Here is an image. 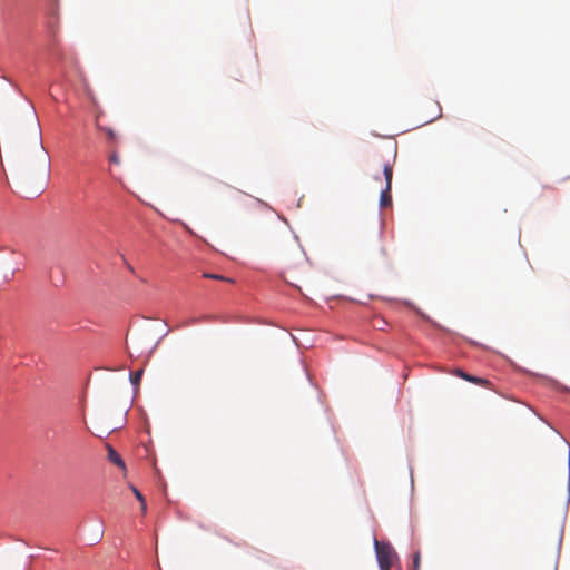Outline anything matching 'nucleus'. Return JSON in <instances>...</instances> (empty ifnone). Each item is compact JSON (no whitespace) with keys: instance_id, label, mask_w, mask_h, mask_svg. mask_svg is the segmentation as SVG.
Returning <instances> with one entry per match:
<instances>
[{"instance_id":"nucleus-1","label":"nucleus","mask_w":570,"mask_h":570,"mask_svg":"<svg viewBox=\"0 0 570 570\" xmlns=\"http://www.w3.org/2000/svg\"><path fill=\"white\" fill-rule=\"evenodd\" d=\"M13 170L17 187L24 197H36L45 190L50 175V159L43 148L40 130L36 135L33 157L22 151Z\"/></svg>"},{"instance_id":"nucleus-2","label":"nucleus","mask_w":570,"mask_h":570,"mask_svg":"<svg viewBox=\"0 0 570 570\" xmlns=\"http://www.w3.org/2000/svg\"><path fill=\"white\" fill-rule=\"evenodd\" d=\"M374 546L380 570H391L394 560L397 559L395 550L391 544L377 540H375Z\"/></svg>"},{"instance_id":"nucleus-3","label":"nucleus","mask_w":570,"mask_h":570,"mask_svg":"<svg viewBox=\"0 0 570 570\" xmlns=\"http://www.w3.org/2000/svg\"><path fill=\"white\" fill-rule=\"evenodd\" d=\"M97 129L106 135L108 142H110L114 147L118 144L119 135L111 127L97 124Z\"/></svg>"},{"instance_id":"nucleus-4","label":"nucleus","mask_w":570,"mask_h":570,"mask_svg":"<svg viewBox=\"0 0 570 570\" xmlns=\"http://www.w3.org/2000/svg\"><path fill=\"white\" fill-rule=\"evenodd\" d=\"M107 449H108V460L111 463H114L115 465L125 470V468H126L125 462L121 459V456L119 455V453L111 445H107Z\"/></svg>"},{"instance_id":"nucleus-5","label":"nucleus","mask_w":570,"mask_h":570,"mask_svg":"<svg viewBox=\"0 0 570 570\" xmlns=\"http://www.w3.org/2000/svg\"><path fill=\"white\" fill-rule=\"evenodd\" d=\"M244 205L248 210H259L262 208L267 207V204L265 202L257 198H254Z\"/></svg>"},{"instance_id":"nucleus-6","label":"nucleus","mask_w":570,"mask_h":570,"mask_svg":"<svg viewBox=\"0 0 570 570\" xmlns=\"http://www.w3.org/2000/svg\"><path fill=\"white\" fill-rule=\"evenodd\" d=\"M391 204H392L391 189H387V187H385V189L381 191L380 205H381V207H387Z\"/></svg>"},{"instance_id":"nucleus-7","label":"nucleus","mask_w":570,"mask_h":570,"mask_svg":"<svg viewBox=\"0 0 570 570\" xmlns=\"http://www.w3.org/2000/svg\"><path fill=\"white\" fill-rule=\"evenodd\" d=\"M383 174L386 180L387 189H391L392 176H393V166L390 164H385L383 168Z\"/></svg>"},{"instance_id":"nucleus-8","label":"nucleus","mask_w":570,"mask_h":570,"mask_svg":"<svg viewBox=\"0 0 570 570\" xmlns=\"http://www.w3.org/2000/svg\"><path fill=\"white\" fill-rule=\"evenodd\" d=\"M468 382H471V383H474V384H478V385H482V386H485V387H489L491 385L489 380L483 379V377H478V376H474V375H470Z\"/></svg>"},{"instance_id":"nucleus-9","label":"nucleus","mask_w":570,"mask_h":570,"mask_svg":"<svg viewBox=\"0 0 570 570\" xmlns=\"http://www.w3.org/2000/svg\"><path fill=\"white\" fill-rule=\"evenodd\" d=\"M108 160L110 164H114V165H120V156L118 154V150L116 148H114L109 156H108Z\"/></svg>"},{"instance_id":"nucleus-10","label":"nucleus","mask_w":570,"mask_h":570,"mask_svg":"<svg viewBox=\"0 0 570 570\" xmlns=\"http://www.w3.org/2000/svg\"><path fill=\"white\" fill-rule=\"evenodd\" d=\"M142 373H144L142 370H138L130 374V381H131L132 385L137 386L140 383Z\"/></svg>"},{"instance_id":"nucleus-11","label":"nucleus","mask_w":570,"mask_h":570,"mask_svg":"<svg viewBox=\"0 0 570 570\" xmlns=\"http://www.w3.org/2000/svg\"><path fill=\"white\" fill-rule=\"evenodd\" d=\"M141 343H142V338L141 337H132V344L135 346V351L138 353V354H141L142 353V346H141Z\"/></svg>"},{"instance_id":"nucleus-12","label":"nucleus","mask_w":570,"mask_h":570,"mask_svg":"<svg viewBox=\"0 0 570 570\" xmlns=\"http://www.w3.org/2000/svg\"><path fill=\"white\" fill-rule=\"evenodd\" d=\"M203 276L206 277V278H210V279H219V281L233 282L230 278H226V277H224L222 275H217V274L204 273Z\"/></svg>"},{"instance_id":"nucleus-13","label":"nucleus","mask_w":570,"mask_h":570,"mask_svg":"<svg viewBox=\"0 0 570 570\" xmlns=\"http://www.w3.org/2000/svg\"><path fill=\"white\" fill-rule=\"evenodd\" d=\"M453 373H454L456 376H459V377H461V379H463V380H465V381H468V380H469V377H470V375H471V374L465 373V372H464L463 370H461V368H456V370H454V372H453Z\"/></svg>"},{"instance_id":"nucleus-14","label":"nucleus","mask_w":570,"mask_h":570,"mask_svg":"<svg viewBox=\"0 0 570 570\" xmlns=\"http://www.w3.org/2000/svg\"><path fill=\"white\" fill-rule=\"evenodd\" d=\"M131 490H132V493L135 494V497L138 499L139 502L145 500L144 495L141 494V492L137 488L131 487Z\"/></svg>"},{"instance_id":"nucleus-15","label":"nucleus","mask_w":570,"mask_h":570,"mask_svg":"<svg viewBox=\"0 0 570 570\" xmlns=\"http://www.w3.org/2000/svg\"><path fill=\"white\" fill-rule=\"evenodd\" d=\"M419 566H420V553L417 552L414 554V558H413V567L415 570H417Z\"/></svg>"},{"instance_id":"nucleus-16","label":"nucleus","mask_w":570,"mask_h":570,"mask_svg":"<svg viewBox=\"0 0 570 570\" xmlns=\"http://www.w3.org/2000/svg\"><path fill=\"white\" fill-rule=\"evenodd\" d=\"M140 509H141V512L145 514L146 510H147V505H146V501L145 500L140 502Z\"/></svg>"}]
</instances>
